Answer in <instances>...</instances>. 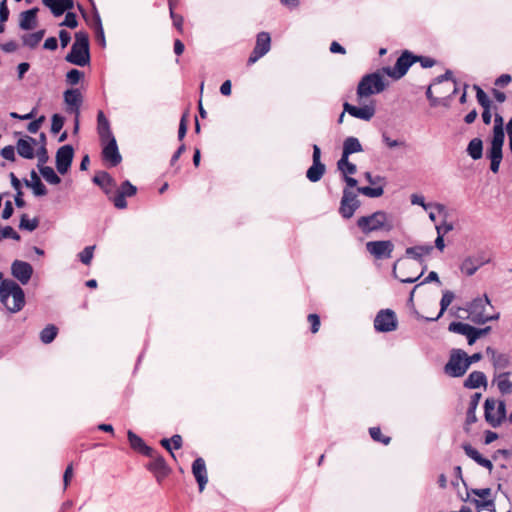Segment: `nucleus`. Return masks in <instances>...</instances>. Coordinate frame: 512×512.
Wrapping results in <instances>:
<instances>
[{"label": "nucleus", "instance_id": "obj_15", "mask_svg": "<svg viewBox=\"0 0 512 512\" xmlns=\"http://www.w3.org/2000/svg\"><path fill=\"white\" fill-rule=\"evenodd\" d=\"M489 262L490 259L486 258L484 254L467 256L460 264V271L467 276H472L480 267Z\"/></svg>", "mask_w": 512, "mask_h": 512}, {"label": "nucleus", "instance_id": "obj_48", "mask_svg": "<svg viewBox=\"0 0 512 512\" xmlns=\"http://www.w3.org/2000/svg\"><path fill=\"white\" fill-rule=\"evenodd\" d=\"M94 249L95 246H87L78 254L79 260L84 265H89L91 263L94 255Z\"/></svg>", "mask_w": 512, "mask_h": 512}, {"label": "nucleus", "instance_id": "obj_47", "mask_svg": "<svg viewBox=\"0 0 512 512\" xmlns=\"http://www.w3.org/2000/svg\"><path fill=\"white\" fill-rule=\"evenodd\" d=\"M358 192L371 198H377L383 195L384 189L382 186L379 187H359Z\"/></svg>", "mask_w": 512, "mask_h": 512}, {"label": "nucleus", "instance_id": "obj_1", "mask_svg": "<svg viewBox=\"0 0 512 512\" xmlns=\"http://www.w3.org/2000/svg\"><path fill=\"white\" fill-rule=\"evenodd\" d=\"M1 302L11 313H17L25 305L23 289L13 280L5 279L1 286Z\"/></svg>", "mask_w": 512, "mask_h": 512}, {"label": "nucleus", "instance_id": "obj_55", "mask_svg": "<svg viewBox=\"0 0 512 512\" xmlns=\"http://www.w3.org/2000/svg\"><path fill=\"white\" fill-rule=\"evenodd\" d=\"M64 118L59 114H54L51 119V132L57 134L63 128Z\"/></svg>", "mask_w": 512, "mask_h": 512}, {"label": "nucleus", "instance_id": "obj_53", "mask_svg": "<svg viewBox=\"0 0 512 512\" xmlns=\"http://www.w3.org/2000/svg\"><path fill=\"white\" fill-rule=\"evenodd\" d=\"M83 78V72L77 70V69H71L66 74V81L70 85H76L79 83V81Z\"/></svg>", "mask_w": 512, "mask_h": 512}, {"label": "nucleus", "instance_id": "obj_25", "mask_svg": "<svg viewBox=\"0 0 512 512\" xmlns=\"http://www.w3.org/2000/svg\"><path fill=\"white\" fill-rule=\"evenodd\" d=\"M36 140L32 137H25L18 140L16 148L18 154L25 159L34 158V145Z\"/></svg>", "mask_w": 512, "mask_h": 512}, {"label": "nucleus", "instance_id": "obj_57", "mask_svg": "<svg viewBox=\"0 0 512 512\" xmlns=\"http://www.w3.org/2000/svg\"><path fill=\"white\" fill-rule=\"evenodd\" d=\"M170 17L173 20L174 27L180 32H183L184 19L181 15L174 12L173 8L170 9Z\"/></svg>", "mask_w": 512, "mask_h": 512}, {"label": "nucleus", "instance_id": "obj_10", "mask_svg": "<svg viewBox=\"0 0 512 512\" xmlns=\"http://www.w3.org/2000/svg\"><path fill=\"white\" fill-rule=\"evenodd\" d=\"M343 109L344 112H347L352 117L364 121H370L376 113L375 101L373 100L369 101L368 103H364L361 106H355L345 102L343 104Z\"/></svg>", "mask_w": 512, "mask_h": 512}, {"label": "nucleus", "instance_id": "obj_21", "mask_svg": "<svg viewBox=\"0 0 512 512\" xmlns=\"http://www.w3.org/2000/svg\"><path fill=\"white\" fill-rule=\"evenodd\" d=\"M462 448L465 452V454L472 459L474 462H476L479 466L487 469L490 473L493 470V463L492 460L487 459L482 456V454L475 449L472 445L465 443L462 445Z\"/></svg>", "mask_w": 512, "mask_h": 512}, {"label": "nucleus", "instance_id": "obj_16", "mask_svg": "<svg viewBox=\"0 0 512 512\" xmlns=\"http://www.w3.org/2000/svg\"><path fill=\"white\" fill-rule=\"evenodd\" d=\"M74 156V149L71 145L60 147L56 153V168L60 174H66L69 170Z\"/></svg>", "mask_w": 512, "mask_h": 512}, {"label": "nucleus", "instance_id": "obj_27", "mask_svg": "<svg viewBox=\"0 0 512 512\" xmlns=\"http://www.w3.org/2000/svg\"><path fill=\"white\" fill-rule=\"evenodd\" d=\"M433 251V246L431 245H418L413 247H408L405 250V254L407 257H410L420 264L424 263V257L431 254Z\"/></svg>", "mask_w": 512, "mask_h": 512}, {"label": "nucleus", "instance_id": "obj_64", "mask_svg": "<svg viewBox=\"0 0 512 512\" xmlns=\"http://www.w3.org/2000/svg\"><path fill=\"white\" fill-rule=\"evenodd\" d=\"M511 80H512V78L509 74H502L501 76H499L496 79L495 85L504 87V86L508 85L511 82Z\"/></svg>", "mask_w": 512, "mask_h": 512}, {"label": "nucleus", "instance_id": "obj_50", "mask_svg": "<svg viewBox=\"0 0 512 512\" xmlns=\"http://www.w3.org/2000/svg\"><path fill=\"white\" fill-rule=\"evenodd\" d=\"M474 88L476 89V98L478 103L483 108H490L491 101L487 94L479 86H475Z\"/></svg>", "mask_w": 512, "mask_h": 512}, {"label": "nucleus", "instance_id": "obj_19", "mask_svg": "<svg viewBox=\"0 0 512 512\" xmlns=\"http://www.w3.org/2000/svg\"><path fill=\"white\" fill-rule=\"evenodd\" d=\"M102 157L103 159L110 164V166H117L121 161L122 157L119 153L116 139L106 140L105 143H102Z\"/></svg>", "mask_w": 512, "mask_h": 512}, {"label": "nucleus", "instance_id": "obj_39", "mask_svg": "<svg viewBox=\"0 0 512 512\" xmlns=\"http://www.w3.org/2000/svg\"><path fill=\"white\" fill-rule=\"evenodd\" d=\"M337 167L343 176L353 175L357 171L356 165L351 163L349 158H345L344 156H341V158L338 160Z\"/></svg>", "mask_w": 512, "mask_h": 512}, {"label": "nucleus", "instance_id": "obj_62", "mask_svg": "<svg viewBox=\"0 0 512 512\" xmlns=\"http://www.w3.org/2000/svg\"><path fill=\"white\" fill-rule=\"evenodd\" d=\"M1 156L9 161L15 160V148L11 145L4 147L1 150Z\"/></svg>", "mask_w": 512, "mask_h": 512}, {"label": "nucleus", "instance_id": "obj_18", "mask_svg": "<svg viewBox=\"0 0 512 512\" xmlns=\"http://www.w3.org/2000/svg\"><path fill=\"white\" fill-rule=\"evenodd\" d=\"M64 102L67 105V111L74 114L77 118L80 116V106L83 97L79 89H68L63 94Z\"/></svg>", "mask_w": 512, "mask_h": 512}, {"label": "nucleus", "instance_id": "obj_54", "mask_svg": "<svg viewBox=\"0 0 512 512\" xmlns=\"http://www.w3.org/2000/svg\"><path fill=\"white\" fill-rule=\"evenodd\" d=\"M20 228L28 231H33L38 226L37 219H29L26 215H23L20 220Z\"/></svg>", "mask_w": 512, "mask_h": 512}, {"label": "nucleus", "instance_id": "obj_45", "mask_svg": "<svg viewBox=\"0 0 512 512\" xmlns=\"http://www.w3.org/2000/svg\"><path fill=\"white\" fill-rule=\"evenodd\" d=\"M94 28H95L97 42L102 47H105L106 46V40H105L104 29H103V26H102L101 18H100L98 13H96V15H95Z\"/></svg>", "mask_w": 512, "mask_h": 512}, {"label": "nucleus", "instance_id": "obj_42", "mask_svg": "<svg viewBox=\"0 0 512 512\" xmlns=\"http://www.w3.org/2000/svg\"><path fill=\"white\" fill-rule=\"evenodd\" d=\"M474 327L463 322H451L448 326V330L450 332L460 334L463 336H467L470 332H472V329Z\"/></svg>", "mask_w": 512, "mask_h": 512}, {"label": "nucleus", "instance_id": "obj_23", "mask_svg": "<svg viewBox=\"0 0 512 512\" xmlns=\"http://www.w3.org/2000/svg\"><path fill=\"white\" fill-rule=\"evenodd\" d=\"M486 354L490 357L492 364L496 370H504L510 366V356L506 353L497 352L495 349L488 347Z\"/></svg>", "mask_w": 512, "mask_h": 512}, {"label": "nucleus", "instance_id": "obj_46", "mask_svg": "<svg viewBox=\"0 0 512 512\" xmlns=\"http://www.w3.org/2000/svg\"><path fill=\"white\" fill-rule=\"evenodd\" d=\"M382 142L388 147V148H398V147H406V142L404 140L400 139H394L392 138L387 132H383L381 134Z\"/></svg>", "mask_w": 512, "mask_h": 512}, {"label": "nucleus", "instance_id": "obj_36", "mask_svg": "<svg viewBox=\"0 0 512 512\" xmlns=\"http://www.w3.org/2000/svg\"><path fill=\"white\" fill-rule=\"evenodd\" d=\"M325 170L323 163H312L306 172V177L311 182H318L323 177Z\"/></svg>", "mask_w": 512, "mask_h": 512}, {"label": "nucleus", "instance_id": "obj_52", "mask_svg": "<svg viewBox=\"0 0 512 512\" xmlns=\"http://www.w3.org/2000/svg\"><path fill=\"white\" fill-rule=\"evenodd\" d=\"M397 263L398 261L394 264L393 266V274L396 278H398L402 283H414L416 282L424 273V271L427 269V265L424 264L423 266V269L422 271L415 275V276H410V277H399L397 274H396V266H397Z\"/></svg>", "mask_w": 512, "mask_h": 512}, {"label": "nucleus", "instance_id": "obj_3", "mask_svg": "<svg viewBox=\"0 0 512 512\" xmlns=\"http://www.w3.org/2000/svg\"><path fill=\"white\" fill-rule=\"evenodd\" d=\"M357 226L364 234L380 230L388 232L394 227L391 217L384 211H376L371 215L358 218Z\"/></svg>", "mask_w": 512, "mask_h": 512}, {"label": "nucleus", "instance_id": "obj_13", "mask_svg": "<svg viewBox=\"0 0 512 512\" xmlns=\"http://www.w3.org/2000/svg\"><path fill=\"white\" fill-rule=\"evenodd\" d=\"M271 47V38L269 33L260 32L257 35L255 47L248 58V64H254L261 57L267 54Z\"/></svg>", "mask_w": 512, "mask_h": 512}, {"label": "nucleus", "instance_id": "obj_41", "mask_svg": "<svg viewBox=\"0 0 512 512\" xmlns=\"http://www.w3.org/2000/svg\"><path fill=\"white\" fill-rule=\"evenodd\" d=\"M39 171L42 177L50 184H59L61 182L60 177L56 174L54 169L49 166L39 167Z\"/></svg>", "mask_w": 512, "mask_h": 512}, {"label": "nucleus", "instance_id": "obj_38", "mask_svg": "<svg viewBox=\"0 0 512 512\" xmlns=\"http://www.w3.org/2000/svg\"><path fill=\"white\" fill-rule=\"evenodd\" d=\"M44 34V30H40L30 34H25L22 36L23 44L29 48H34L40 43V41L44 37Z\"/></svg>", "mask_w": 512, "mask_h": 512}, {"label": "nucleus", "instance_id": "obj_33", "mask_svg": "<svg viewBox=\"0 0 512 512\" xmlns=\"http://www.w3.org/2000/svg\"><path fill=\"white\" fill-rule=\"evenodd\" d=\"M509 372H503L495 375L494 381L502 394L512 393V382L509 380Z\"/></svg>", "mask_w": 512, "mask_h": 512}, {"label": "nucleus", "instance_id": "obj_51", "mask_svg": "<svg viewBox=\"0 0 512 512\" xmlns=\"http://www.w3.org/2000/svg\"><path fill=\"white\" fill-rule=\"evenodd\" d=\"M370 436L374 441L381 442L384 445H387L390 443V437H385L382 435L380 428L378 427H372L369 430Z\"/></svg>", "mask_w": 512, "mask_h": 512}, {"label": "nucleus", "instance_id": "obj_26", "mask_svg": "<svg viewBox=\"0 0 512 512\" xmlns=\"http://www.w3.org/2000/svg\"><path fill=\"white\" fill-rule=\"evenodd\" d=\"M42 3L48 7L54 16H61L65 11L73 7V0H42Z\"/></svg>", "mask_w": 512, "mask_h": 512}, {"label": "nucleus", "instance_id": "obj_22", "mask_svg": "<svg viewBox=\"0 0 512 512\" xmlns=\"http://www.w3.org/2000/svg\"><path fill=\"white\" fill-rule=\"evenodd\" d=\"M127 437L131 448L145 456L154 457V450L145 444L143 439L135 434L133 431L129 430L127 432Z\"/></svg>", "mask_w": 512, "mask_h": 512}, {"label": "nucleus", "instance_id": "obj_61", "mask_svg": "<svg viewBox=\"0 0 512 512\" xmlns=\"http://www.w3.org/2000/svg\"><path fill=\"white\" fill-rule=\"evenodd\" d=\"M504 128H495L493 127V137L491 142L493 143H504Z\"/></svg>", "mask_w": 512, "mask_h": 512}, {"label": "nucleus", "instance_id": "obj_17", "mask_svg": "<svg viewBox=\"0 0 512 512\" xmlns=\"http://www.w3.org/2000/svg\"><path fill=\"white\" fill-rule=\"evenodd\" d=\"M11 274L21 284L25 285L30 281L32 277L33 267L28 262L15 260L11 264Z\"/></svg>", "mask_w": 512, "mask_h": 512}, {"label": "nucleus", "instance_id": "obj_31", "mask_svg": "<svg viewBox=\"0 0 512 512\" xmlns=\"http://www.w3.org/2000/svg\"><path fill=\"white\" fill-rule=\"evenodd\" d=\"M26 185L32 188L33 193L36 196H44L47 194V189L45 185L41 182L39 176L35 171L31 172L30 180H26Z\"/></svg>", "mask_w": 512, "mask_h": 512}, {"label": "nucleus", "instance_id": "obj_20", "mask_svg": "<svg viewBox=\"0 0 512 512\" xmlns=\"http://www.w3.org/2000/svg\"><path fill=\"white\" fill-rule=\"evenodd\" d=\"M192 473L195 477V480L198 483L199 491L203 492L206 484L208 483V473L206 464L203 458L199 457L194 460L192 464Z\"/></svg>", "mask_w": 512, "mask_h": 512}, {"label": "nucleus", "instance_id": "obj_9", "mask_svg": "<svg viewBox=\"0 0 512 512\" xmlns=\"http://www.w3.org/2000/svg\"><path fill=\"white\" fill-rule=\"evenodd\" d=\"M396 314L391 309L380 310L374 319V328L378 332H392L397 329Z\"/></svg>", "mask_w": 512, "mask_h": 512}, {"label": "nucleus", "instance_id": "obj_59", "mask_svg": "<svg viewBox=\"0 0 512 512\" xmlns=\"http://www.w3.org/2000/svg\"><path fill=\"white\" fill-rule=\"evenodd\" d=\"M1 230H2L1 236L3 237V239H6V238H12L14 240L20 239L19 234L11 226H6L4 228H1Z\"/></svg>", "mask_w": 512, "mask_h": 512}, {"label": "nucleus", "instance_id": "obj_5", "mask_svg": "<svg viewBox=\"0 0 512 512\" xmlns=\"http://www.w3.org/2000/svg\"><path fill=\"white\" fill-rule=\"evenodd\" d=\"M492 307L487 295L474 299L467 308L468 318L476 324H484L491 320H497L499 313L489 315L486 313V308Z\"/></svg>", "mask_w": 512, "mask_h": 512}, {"label": "nucleus", "instance_id": "obj_28", "mask_svg": "<svg viewBox=\"0 0 512 512\" xmlns=\"http://www.w3.org/2000/svg\"><path fill=\"white\" fill-rule=\"evenodd\" d=\"M37 8L23 11L19 16V27L22 30H31L37 24Z\"/></svg>", "mask_w": 512, "mask_h": 512}, {"label": "nucleus", "instance_id": "obj_29", "mask_svg": "<svg viewBox=\"0 0 512 512\" xmlns=\"http://www.w3.org/2000/svg\"><path fill=\"white\" fill-rule=\"evenodd\" d=\"M464 386L469 389H476L479 387L486 388L487 378L486 375L481 371H473L464 381Z\"/></svg>", "mask_w": 512, "mask_h": 512}, {"label": "nucleus", "instance_id": "obj_63", "mask_svg": "<svg viewBox=\"0 0 512 512\" xmlns=\"http://www.w3.org/2000/svg\"><path fill=\"white\" fill-rule=\"evenodd\" d=\"M452 230H453V225H452V223H449V222H443L440 225H436V231H437L438 235L444 236L445 234H447L448 232H450Z\"/></svg>", "mask_w": 512, "mask_h": 512}, {"label": "nucleus", "instance_id": "obj_60", "mask_svg": "<svg viewBox=\"0 0 512 512\" xmlns=\"http://www.w3.org/2000/svg\"><path fill=\"white\" fill-rule=\"evenodd\" d=\"M308 321L311 324V332L317 333L320 328V318L317 314H309Z\"/></svg>", "mask_w": 512, "mask_h": 512}, {"label": "nucleus", "instance_id": "obj_34", "mask_svg": "<svg viewBox=\"0 0 512 512\" xmlns=\"http://www.w3.org/2000/svg\"><path fill=\"white\" fill-rule=\"evenodd\" d=\"M480 397H481L480 394H475L469 403V408L466 413V423H465L466 430L469 429L468 427L470 425L474 424L477 421L476 409H477Z\"/></svg>", "mask_w": 512, "mask_h": 512}, {"label": "nucleus", "instance_id": "obj_37", "mask_svg": "<svg viewBox=\"0 0 512 512\" xmlns=\"http://www.w3.org/2000/svg\"><path fill=\"white\" fill-rule=\"evenodd\" d=\"M411 203L413 205H419L421 207H423L425 210H428V209H435L438 211V213H442L444 210H445V207L444 205L442 204H439V203H425V199L422 195H419V194H412L411 195Z\"/></svg>", "mask_w": 512, "mask_h": 512}, {"label": "nucleus", "instance_id": "obj_12", "mask_svg": "<svg viewBox=\"0 0 512 512\" xmlns=\"http://www.w3.org/2000/svg\"><path fill=\"white\" fill-rule=\"evenodd\" d=\"M365 246L368 253L378 260L390 258L394 250V244L390 240L369 241Z\"/></svg>", "mask_w": 512, "mask_h": 512}, {"label": "nucleus", "instance_id": "obj_58", "mask_svg": "<svg viewBox=\"0 0 512 512\" xmlns=\"http://www.w3.org/2000/svg\"><path fill=\"white\" fill-rule=\"evenodd\" d=\"M61 26H66L69 28H76L78 25L76 15L72 12H68L65 16L64 21L60 24Z\"/></svg>", "mask_w": 512, "mask_h": 512}, {"label": "nucleus", "instance_id": "obj_44", "mask_svg": "<svg viewBox=\"0 0 512 512\" xmlns=\"http://www.w3.org/2000/svg\"><path fill=\"white\" fill-rule=\"evenodd\" d=\"M57 328L54 325H48L40 332V339L43 343H51L57 336Z\"/></svg>", "mask_w": 512, "mask_h": 512}, {"label": "nucleus", "instance_id": "obj_32", "mask_svg": "<svg viewBox=\"0 0 512 512\" xmlns=\"http://www.w3.org/2000/svg\"><path fill=\"white\" fill-rule=\"evenodd\" d=\"M473 494L481 498L482 500H475V504L477 508H493L494 502L493 500L487 499L491 494V489L483 488V489H474Z\"/></svg>", "mask_w": 512, "mask_h": 512}, {"label": "nucleus", "instance_id": "obj_11", "mask_svg": "<svg viewBox=\"0 0 512 512\" xmlns=\"http://www.w3.org/2000/svg\"><path fill=\"white\" fill-rule=\"evenodd\" d=\"M359 206L360 202L357 198V194L354 191L345 188L343 190V196L339 207L340 215L345 219H350Z\"/></svg>", "mask_w": 512, "mask_h": 512}, {"label": "nucleus", "instance_id": "obj_2", "mask_svg": "<svg viewBox=\"0 0 512 512\" xmlns=\"http://www.w3.org/2000/svg\"><path fill=\"white\" fill-rule=\"evenodd\" d=\"M386 74L382 71H377L371 74H367L360 80L357 87V98L361 102L363 98H367L371 95L379 94L386 88L385 76Z\"/></svg>", "mask_w": 512, "mask_h": 512}, {"label": "nucleus", "instance_id": "obj_24", "mask_svg": "<svg viewBox=\"0 0 512 512\" xmlns=\"http://www.w3.org/2000/svg\"><path fill=\"white\" fill-rule=\"evenodd\" d=\"M97 131L101 143H105L106 140L115 138L111 131L110 123L102 111H99L97 115Z\"/></svg>", "mask_w": 512, "mask_h": 512}, {"label": "nucleus", "instance_id": "obj_40", "mask_svg": "<svg viewBox=\"0 0 512 512\" xmlns=\"http://www.w3.org/2000/svg\"><path fill=\"white\" fill-rule=\"evenodd\" d=\"M482 150V141L479 138H474L469 142L467 152L472 159H480L482 157Z\"/></svg>", "mask_w": 512, "mask_h": 512}, {"label": "nucleus", "instance_id": "obj_49", "mask_svg": "<svg viewBox=\"0 0 512 512\" xmlns=\"http://www.w3.org/2000/svg\"><path fill=\"white\" fill-rule=\"evenodd\" d=\"M93 181L103 188L113 183L112 177L107 172H100L96 174Z\"/></svg>", "mask_w": 512, "mask_h": 512}, {"label": "nucleus", "instance_id": "obj_43", "mask_svg": "<svg viewBox=\"0 0 512 512\" xmlns=\"http://www.w3.org/2000/svg\"><path fill=\"white\" fill-rule=\"evenodd\" d=\"M152 461L148 465V469L154 473L163 472L166 468L165 460L162 456L154 451V457H150Z\"/></svg>", "mask_w": 512, "mask_h": 512}, {"label": "nucleus", "instance_id": "obj_4", "mask_svg": "<svg viewBox=\"0 0 512 512\" xmlns=\"http://www.w3.org/2000/svg\"><path fill=\"white\" fill-rule=\"evenodd\" d=\"M66 61L78 66H85L90 61L88 34L79 31L75 34V41L71 51L66 56Z\"/></svg>", "mask_w": 512, "mask_h": 512}, {"label": "nucleus", "instance_id": "obj_56", "mask_svg": "<svg viewBox=\"0 0 512 512\" xmlns=\"http://www.w3.org/2000/svg\"><path fill=\"white\" fill-rule=\"evenodd\" d=\"M502 146L503 144L491 142V146L488 152L489 159L502 158Z\"/></svg>", "mask_w": 512, "mask_h": 512}, {"label": "nucleus", "instance_id": "obj_30", "mask_svg": "<svg viewBox=\"0 0 512 512\" xmlns=\"http://www.w3.org/2000/svg\"><path fill=\"white\" fill-rule=\"evenodd\" d=\"M362 151L363 147L359 139L354 136H349L343 142V150L341 156L349 158L351 154L360 153Z\"/></svg>", "mask_w": 512, "mask_h": 512}, {"label": "nucleus", "instance_id": "obj_14", "mask_svg": "<svg viewBox=\"0 0 512 512\" xmlns=\"http://www.w3.org/2000/svg\"><path fill=\"white\" fill-rule=\"evenodd\" d=\"M137 188L130 181H124L121 186L117 189L115 194L110 197L114 206L117 209H125L127 207L126 197H132L136 194Z\"/></svg>", "mask_w": 512, "mask_h": 512}, {"label": "nucleus", "instance_id": "obj_8", "mask_svg": "<svg viewBox=\"0 0 512 512\" xmlns=\"http://www.w3.org/2000/svg\"><path fill=\"white\" fill-rule=\"evenodd\" d=\"M415 61L416 57H414L410 52L405 51L397 59L394 67L383 68V72L393 79H400L407 73L408 69Z\"/></svg>", "mask_w": 512, "mask_h": 512}, {"label": "nucleus", "instance_id": "obj_35", "mask_svg": "<svg viewBox=\"0 0 512 512\" xmlns=\"http://www.w3.org/2000/svg\"><path fill=\"white\" fill-rule=\"evenodd\" d=\"M454 297L455 296L452 291H449V290L444 291L442 294L441 301H440L439 313L437 314L436 317H431V318L427 317V318H425V320L426 321H437L444 314V312L449 307V305L452 303V301L454 300Z\"/></svg>", "mask_w": 512, "mask_h": 512}, {"label": "nucleus", "instance_id": "obj_7", "mask_svg": "<svg viewBox=\"0 0 512 512\" xmlns=\"http://www.w3.org/2000/svg\"><path fill=\"white\" fill-rule=\"evenodd\" d=\"M485 419L492 427H498L506 417V406L503 401L487 398L484 403Z\"/></svg>", "mask_w": 512, "mask_h": 512}, {"label": "nucleus", "instance_id": "obj_6", "mask_svg": "<svg viewBox=\"0 0 512 512\" xmlns=\"http://www.w3.org/2000/svg\"><path fill=\"white\" fill-rule=\"evenodd\" d=\"M468 368L467 353L461 349H453L444 367V372L450 377H461Z\"/></svg>", "mask_w": 512, "mask_h": 512}]
</instances>
